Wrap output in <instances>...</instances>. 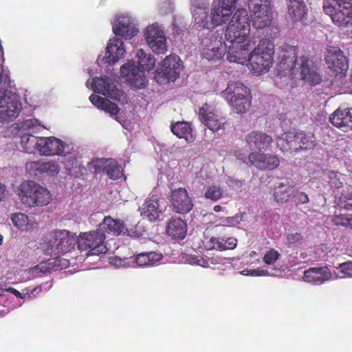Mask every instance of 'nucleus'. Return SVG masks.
<instances>
[{
  "label": "nucleus",
  "instance_id": "nucleus-1",
  "mask_svg": "<svg viewBox=\"0 0 352 352\" xmlns=\"http://www.w3.org/2000/svg\"><path fill=\"white\" fill-rule=\"evenodd\" d=\"M250 25L248 12L237 9L225 31V41L228 47L227 59L230 62L243 65L248 52L254 46V38L250 36Z\"/></svg>",
  "mask_w": 352,
  "mask_h": 352
},
{
  "label": "nucleus",
  "instance_id": "nucleus-2",
  "mask_svg": "<svg viewBox=\"0 0 352 352\" xmlns=\"http://www.w3.org/2000/svg\"><path fill=\"white\" fill-rule=\"evenodd\" d=\"M193 26L199 30H211L230 22L235 12L232 10L210 0H190Z\"/></svg>",
  "mask_w": 352,
  "mask_h": 352
},
{
  "label": "nucleus",
  "instance_id": "nucleus-3",
  "mask_svg": "<svg viewBox=\"0 0 352 352\" xmlns=\"http://www.w3.org/2000/svg\"><path fill=\"white\" fill-rule=\"evenodd\" d=\"M297 49L294 46H286L283 48L279 69L288 73L297 78L302 80L311 85L319 84L321 76L313 60L307 56L297 57Z\"/></svg>",
  "mask_w": 352,
  "mask_h": 352
},
{
  "label": "nucleus",
  "instance_id": "nucleus-4",
  "mask_svg": "<svg viewBox=\"0 0 352 352\" xmlns=\"http://www.w3.org/2000/svg\"><path fill=\"white\" fill-rule=\"evenodd\" d=\"M247 58L249 69L258 76L269 71L272 65L274 44L267 38L261 39L258 45L252 47Z\"/></svg>",
  "mask_w": 352,
  "mask_h": 352
},
{
  "label": "nucleus",
  "instance_id": "nucleus-5",
  "mask_svg": "<svg viewBox=\"0 0 352 352\" xmlns=\"http://www.w3.org/2000/svg\"><path fill=\"white\" fill-rule=\"evenodd\" d=\"M221 96L236 113H245L250 107V92L242 82L230 81L226 89L221 92Z\"/></svg>",
  "mask_w": 352,
  "mask_h": 352
},
{
  "label": "nucleus",
  "instance_id": "nucleus-6",
  "mask_svg": "<svg viewBox=\"0 0 352 352\" xmlns=\"http://www.w3.org/2000/svg\"><path fill=\"white\" fill-rule=\"evenodd\" d=\"M21 202L30 207L43 206L50 203L52 195L45 187L33 181H25L18 189Z\"/></svg>",
  "mask_w": 352,
  "mask_h": 352
},
{
  "label": "nucleus",
  "instance_id": "nucleus-7",
  "mask_svg": "<svg viewBox=\"0 0 352 352\" xmlns=\"http://www.w3.org/2000/svg\"><path fill=\"white\" fill-rule=\"evenodd\" d=\"M323 10L337 25L352 26V0H324Z\"/></svg>",
  "mask_w": 352,
  "mask_h": 352
},
{
  "label": "nucleus",
  "instance_id": "nucleus-8",
  "mask_svg": "<svg viewBox=\"0 0 352 352\" xmlns=\"http://www.w3.org/2000/svg\"><path fill=\"white\" fill-rule=\"evenodd\" d=\"M46 127L36 119H28L19 124L21 134V145L28 153H38L41 137L36 135Z\"/></svg>",
  "mask_w": 352,
  "mask_h": 352
},
{
  "label": "nucleus",
  "instance_id": "nucleus-9",
  "mask_svg": "<svg viewBox=\"0 0 352 352\" xmlns=\"http://www.w3.org/2000/svg\"><path fill=\"white\" fill-rule=\"evenodd\" d=\"M228 45L223 38V32L211 31L201 38V52L207 60H219L228 54Z\"/></svg>",
  "mask_w": 352,
  "mask_h": 352
},
{
  "label": "nucleus",
  "instance_id": "nucleus-10",
  "mask_svg": "<svg viewBox=\"0 0 352 352\" xmlns=\"http://www.w3.org/2000/svg\"><path fill=\"white\" fill-rule=\"evenodd\" d=\"M116 82V80L112 78L102 76L95 78L91 81L90 80H87L86 85L95 92L117 100L121 104L127 103L128 98L126 95L122 90L117 87Z\"/></svg>",
  "mask_w": 352,
  "mask_h": 352
},
{
  "label": "nucleus",
  "instance_id": "nucleus-11",
  "mask_svg": "<svg viewBox=\"0 0 352 352\" xmlns=\"http://www.w3.org/2000/svg\"><path fill=\"white\" fill-rule=\"evenodd\" d=\"M104 239V232L98 230L83 232L77 239L78 247L81 251H88V256L105 254L107 248Z\"/></svg>",
  "mask_w": 352,
  "mask_h": 352
},
{
  "label": "nucleus",
  "instance_id": "nucleus-12",
  "mask_svg": "<svg viewBox=\"0 0 352 352\" xmlns=\"http://www.w3.org/2000/svg\"><path fill=\"white\" fill-rule=\"evenodd\" d=\"M146 45L156 54H164L168 50L167 37L164 27L153 23L146 26L143 31Z\"/></svg>",
  "mask_w": 352,
  "mask_h": 352
},
{
  "label": "nucleus",
  "instance_id": "nucleus-13",
  "mask_svg": "<svg viewBox=\"0 0 352 352\" xmlns=\"http://www.w3.org/2000/svg\"><path fill=\"white\" fill-rule=\"evenodd\" d=\"M314 136L303 132L297 133L294 130L289 131L283 134L277 140V145L283 151L294 150L300 148H309L315 144Z\"/></svg>",
  "mask_w": 352,
  "mask_h": 352
},
{
  "label": "nucleus",
  "instance_id": "nucleus-14",
  "mask_svg": "<svg viewBox=\"0 0 352 352\" xmlns=\"http://www.w3.org/2000/svg\"><path fill=\"white\" fill-rule=\"evenodd\" d=\"M111 24L113 34L126 40H131L139 32L135 18L128 12L116 14Z\"/></svg>",
  "mask_w": 352,
  "mask_h": 352
},
{
  "label": "nucleus",
  "instance_id": "nucleus-15",
  "mask_svg": "<svg viewBox=\"0 0 352 352\" xmlns=\"http://www.w3.org/2000/svg\"><path fill=\"white\" fill-rule=\"evenodd\" d=\"M88 169L96 173L105 172L111 179H117L122 175L121 166L112 158H96L87 164Z\"/></svg>",
  "mask_w": 352,
  "mask_h": 352
},
{
  "label": "nucleus",
  "instance_id": "nucleus-16",
  "mask_svg": "<svg viewBox=\"0 0 352 352\" xmlns=\"http://www.w3.org/2000/svg\"><path fill=\"white\" fill-rule=\"evenodd\" d=\"M237 158L245 163L250 162L252 165L261 170H274L279 165L278 158L270 153H260L252 152L248 156V158H244L237 155Z\"/></svg>",
  "mask_w": 352,
  "mask_h": 352
},
{
  "label": "nucleus",
  "instance_id": "nucleus-17",
  "mask_svg": "<svg viewBox=\"0 0 352 352\" xmlns=\"http://www.w3.org/2000/svg\"><path fill=\"white\" fill-rule=\"evenodd\" d=\"M199 115L201 122L210 131L217 132L224 128L225 120L212 106L205 104L199 109Z\"/></svg>",
  "mask_w": 352,
  "mask_h": 352
},
{
  "label": "nucleus",
  "instance_id": "nucleus-18",
  "mask_svg": "<svg viewBox=\"0 0 352 352\" xmlns=\"http://www.w3.org/2000/svg\"><path fill=\"white\" fill-rule=\"evenodd\" d=\"M120 75L122 78L135 87L142 89L146 84L144 72L135 65L133 61H128L120 67Z\"/></svg>",
  "mask_w": 352,
  "mask_h": 352
},
{
  "label": "nucleus",
  "instance_id": "nucleus-19",
  "mask_svg": "<svg viewBox=\"0 0 352 352\" xmlns=\"http://www.w3.org/2000/svg\"><path fill=\"white\" fill-rule=\"evenodd\" d=\"M38 146V153L47 157L60 156L68 148L67 144L54 136L41 137Z\"/></svg>",
  "mask_w": 352,
  "mask_h": 352
},
{
  "label": "nucleus",
  "instance_id": "nucleus-20",
  "mask_svg": "<svg viewBox=\"0 0 352 352\" xmlns=\"http://www.w3.org/2000/svg\"><path fill=\"white\" fill-rule=\"evenodd\" d=\"M180 58L176 54H170L162 61L157 76H164L168 81H175L182 69Z\"/></svg>",
  "mask_w": 352,
  "mask_h": 352
},
{
  "label": "nucleus",
  "instance_id": "nucleus-21",
  "mask_svg": "<svg viewBox=\"0 0 352 352\" xmlns=\"http://www.w3.org/2000/svg\"><path fill=\"white\" fill-rule=\"evenodd\" d=\"M325 59L329 69L335 76H343L349 69V60L340 50H329Z\"/></svg>",
  "mask_w": 352,
  "mask_h": 352
},
{
  "label": "nucleus",
  "instance_id": "nucleus-22",
  "mask_svg": "<svg viewBox=\"0 0 352 352\" xmlns=\"http://www.w3.org/2000/svg\"><path fill=\"white\" fill-rule=\"evenodd\" d=\"M126 52L123 41L117 37L109 39L106 47V53L102 58H98V61H102L108 65H114L123 57Z\"/></svg>",
  "mask_w": 352,
  "mask_h": 352
},
{
  "label": "nucleus",
  "instance_id": "nucleus-23",
  "mask_svg": "<svg viewBox=\"0 0 352 352\" xmlns=\"http://www.w3.org/2000/svg\"><path fill=\"white\" fill-rule=\"evenodd\" d=\"M166 206L163 200L157 197H152L146 199L140 208V214L143 218L148 219L150 221L160 219L164 212Z\"/></svg>",
  "mask_w": 352,
  "mask_h": 352
},
{
  "label": "nucleus",
  "instance_id": "nucleus-24",
  "mask_svg": "<svg viewBox=\"0 0 352 352\" xmlns=\"http://www.w3.org/2000/svg\"><path fill=\"white\" fill-rule=\"evenodd\" d=\"M170 197V201L175 212L186 214L192 210V202L185 188H179L172 190Z\"/></svg>",
  "mask_w": 352,
  "mask_h": 352
},
{
  "label": "nucleus",
  "instance_id": "nucleus-25",
  "mask_svg": "<svg viewBox=\"0 0 352 352\" xmlns=\"http://www.w3.org/2000/svg\"><path fill=\"white\" fill-rule=\"evenodd\" d=\"M56 249L58 252L65 254L74 249L77 243L75 234L67 230H58L55 232Z\"/></svg>",
  "mask_w": 352,
  "mask_h": 352
},
{
  "label": "nucleus",
  "instance_id": "nucleus-26",
  "mask_svg": "<svg viewBox=\"0 0 352 352\" xmlns=\"http://www.w3.org/2000/svg\"><path fill=\"white\" fill-rule=\"evenodd\" d=\"M100 231H105L107 233L113 235H120L121 234L130 236H135L136 232L124 229V226L120 220L114 219L111 217H106L103 221L99 225Z\"/></svg>",
  "mask_w": 352,
  "mask_h": 352
},
{
  "label": "nucleus",
  "instance_id": "nucleus-27",
  "mask_svg": "<svg viewBox=\"0 0 352 352\" xmlns=\"http://www.w3.org/2000/svg\"><path fill=\"white\" fill-rule=\"evenodd\" d=\"M247 144L252 151L266 150L272 142V138L264 133L252 131L246 137Z\"/></svg>",
  "mask_w": 352,
  "mask_h": 352
},
{
  "label": "nucleus",
  "instance_id": "nucleus-28",
  "mask_svg": "<svg viewBox=\"0 0 352 352\" xmlns=\"http://www.w3.org/2000/svg\"><path fill=\"white\" fill-rule=\"evenodd\" d=\"M331 122L338 128L352 129V108L339 107L330 117Z\"/></svg>",
  "mask_w": 352,
  "mask_h": 352
},
{
  "label": "nucleus",
  "instance_id": "nucleus-29",
  "mask_svg": "<svg viewBox=\"0 0 352 352\" xmlns=\"http://www.w3.org/2000/svg\"><path fill=\"white\" fill-rule=\"evenodd\" d=\"M331 278V272L328 267H313L306 270L303 280L307 283L320 285Z\"/></svg>",
  "mask_w": 352,
  "mask_h": 352
},
{
  "label": "nucleus",
  "instance_id": "nucleus-30",
  "mask_svg": "<svg viewBox=\"0 0 352 352\" xmlns=\"http://www.w3.org/2000/svg\"><path fill=\"white\" fill-rule=\"evenodd\" d=\"M89 100L96 107L105 111L115 120L120 122L117 117V114L120 110L117 104L105 98L96 94H91L89 96Z\"/></svg>",
  "mask_w": 352,
  "mask_h": 352
},
{
  "label": "nucleus",
  "instance_id": "nucleus-31",
  "mask_svg": "<svg viewBox=\"0 0 352 352\" xmlns=\"http://www.w3.org/2000/svg\"><path fill=\"white\" fill-rule=\"evenodd\" d=\"M69 265V261L65 258H57L50 260L48 262H42L30 270L32 274L47 273L51 271L60 270Z\"/></svg>",
  "mask_w": 352,
  "mask_h": 352
},
{
  "label": "nucleus",
  "instance_id": "nucleus-32",
  "mask_svg": "<svg viewBox=\"0 0 352 352\" xmlns=\"http://www.w3.org/2000/svg\"><path fill=\"white\" fill-rule=\"evenodd\" d=\"M166 233L174 239H183L187 232V225L180 218H171L167 223Z\"/></svg>",
  "mask_w": 352,
  "mask_h": 352
},
{
  "label": "nucleus",
  "instance_id": "nucleus-33",
  "mask_svg": "<svg viewBox=\"0 0 352 352\" xmlns=\"http://www.w3.org/2000/svg\"><path fill=\"white\" fill-rule=\"evenodd\" d=\"M287 9L289 16L294 21L304 22L307 8L303 0H287Z\"/></svg>",
  "mask_w": 352,
  "mask_h": 352
},
{
  "label": "nucleus",
  "instance_id": "nucleus-34",
  "mask_svg": "<svg viewBox=\"0 0 352 352\" xmlns=\"http://www.w3.org/2000/svg\"><path fill=\"white\" fill-rule=\"evenodd\" d=\"M171 131L179 138H184L187 142H191L195 139L191 126L186 122H178L171 125Z\"/></svg>",
  "mask_w": 352,
  "mask_h": 352
},
{
  "label": "nucleus",
  "instance_id": "nucleus-35",
  "mask_svg": "<svg viewBox=\"0 0 352 352\" xmlns=\"http://www.w3.org/2000/svg\"><path fill=\"white\" fill-rule=\"evenodd\" d=\"M253 25L256 29H263L270 26L272 20V10L258 11L250 14Z\"/></svg>",
  "mask_w": 352,
  "mask_h": 352
},
{
  "label": "nucleus",
  "instance_id": "nucleus-36",
  "mask_svg": "<svg viewBox=\"0 0 352 352\" xmlns=\"http://www.w3.org/2000/svg\"><path fill=\"white\" fill-rule=\"evenodd\" d=\"M11 219L14 226L22 231L30 232L37 228V223L34 220L22 213L13 214Z\"/></svg>",
  "mask_w": 352,
  "mask_h": 352
},
{
  "label": "nucleus",
  "instance_id": "nucleus-37",
  "mask_svg": "<svg viewBox=\"0 0 352 352\" xmlns=\"http://www.w3.org/2000/svg\"><path fill=\"white\" fill-rule=\"evenodd\" d=\"M135 57L143 72L154 69L156 60L152 54H146L142 49H139L136 52Z\"/></svg>",
  "mask_w": 352,
  "mask_h": 352
},
{
  "label": "nucleus",
  "instance_id": "nucleus-38",
  "mask_svg": "<svg viewBox=\"0 0 352 352\" xmlns=\"http://www.w3.org/2000/svg\"><path fill=\"white\" fill-rule=\"evenodd\" d=\"M162 255L155 252H143L138 254L135 258V262L138 266L144 267L153 265L155 263L160 261Z\"/></svg>",
  "mask_w": 352,
  "mask_h": 352
},
{
  "label": "nucleus",
  "instance_id": "nucleus-39",
  "mask_svg": "<svg viewBox=\"0 0 352 352\" xmlns=\"http://www.w3.org/2000/svg\"><path fill=\"white\" fill-rule=\"evenodd\" d=\"M61 160L60 164L63 163L66 170L70 172L73 168L77 167L78 160L74 148L68 144V148L60 155Z\"/></svg>",
  "mask_w": 352,
  "mask_h": 352
},
{
  "label": "nucleus",
  "instance_id": "nucleus-40",
  "mask_svg": "<svg viewBox=\"0 0 352 352\" xmlns=\"http://www.w3.org/2000/svg\"><path fill=\"white\" fill-rule=\"evenodd\" d=\"M226 194V188L216 184L208 186L204 189L205 198L213 201L223 198Z\"/></svg>",
  "mask_w": 352,
  "mask_h": 352
},
{
  "label": "nucleus",
  "instance_id": "nucleus-41",
  "mask_svg": "<svg viewBox=\"0 0 352 352\" xmlns=\"http://www.w3.org/2000/svg\"><path fill=\"white\" fill-rule=\"evenodd\" d=\"M43 173L47 174L48 176L55 177L60 171V159L58 160H43Z\"/></svg>",
  "mask_w": 352,
  "mask_h": 352
},
{
  "label": "nucleus",
  "instance_id": "nucleus-42",
  "mask_svg": "<svg viewBox=\"0 0 352 352\" xmlns=\"http://www.w3.org/2000/svg\"><path fill=\"white\" fill-rule=\"evenodd\" d=\"M292 192V188L288 184L280 183L274 190V198L278 202L287 201Z\"/></svg>",
  "mask_w": 352,
  "mask_h": 352
},
{
  "label": "nucleus",
  "instance_id": "nucleus-43",
  "mask_svg": "<svg viewBox=\"0 0 352 352\" xmlns=\"http://www.w3.org/2000/svg\"><path fill=\"white\" fill-rule=\"evenodd\" d=\"M333 221L337 226L348 227L352 229V213H347L345 211L336 212Z\"/></svg>",
  "mask_w": 352,
  "mask_h": 352
},
{
  "label": "nucleus",
  "instance_id": "nucleus-44",
  "mask_svg": "<svg viewBox=\"0 0 352 352\" xmlns=\"http://www.w3.org/2000/svg\"><path fill=\"white\" fill-rule=\"evenodd\" d=\"M247 5L250 14L271 9L269 0H248Z\"/></svg>",
  "mask_w": 352,
  "mask_h": 352
},
{
  "label": "nucleus",
  "instance_id": "nucleus-45",
  "mask_svg": "<svg viewBox=\"0 0 352 352\" xmlns=\"http://www.w3.org/2000/svg\"><path fill=\"white\" fill-rule=\"evenodd\" d=\"M43 160L32 161L25 164L26 170L32 175L43 173Z\"/></svg>",
  "mask_w": 352,
  "mask_h": 352
},
{
  "label": "nucleus",
  "instance_id": "nucleus-46",
  "mask_svg": "<svg viewBox=\"0 0 352 352\" xmlns=\"http://www.w3.org/2000/svg\"><path fill=\"white\" fill-rule=\"evenodd\" d=\"M206 247L208 250H223V238L211 237L206 242Z\"/></svg>",
  "mask_w": 352,
  "mask_h": 352
},
{
  "label": "nucleus",
  "instance_id": "nucleus-47",
  "mask_svg": "<svg viewBox=\"0 0 352 352\" xmlns=\"http://www.w3.org/2000/svg\"><path fill=\"white\" fill-rule=\"evenodd\" d=\"M242 220L240 216H234L224 217L220 219V222L217 226H235L238 225Z\"/></svg>",
  "mask_w": 352,
  "mask_h": 352
},
{
  "label": "nucleus",
  "instance_id": "nucleus-48",
  "mask_svg": "<svg viewBox=\"0 0 352 352\" xmlns=\"http://www.w3.org/2000/svg\"><path fill=\"white\" fill-rule=\"evenodd\" d=\"M338 270H340V273L343 274L342 276L340 278H352V262L347 261L343 263H341L336 267Z\"/></svg>",
  "mask_w": 352,
  "mask_h": 352
},
{
  "label": "nucleus",
  "instance_id": "nucleus-49",
  "mask_svg": "<svg viewBox=\"0 0 352 352\" xmlns=\"http://www.w3.org/2000/svg\"><path fill=\"white\" fill-rule=\"evenodd\" d=\"M279 257L280 254L274 249H271L265 253L263 261L267 265H273Z\"/></svg>",
  "mask_w": 352,
  "mask_h": 352
},
{
  "label": "nucleus",
  "instance_id": "nucleus-50",
  "mask_svg": "<svg viewBox=\"0 0 352 352\" xmlns=\"http://www.w3.org/2000/svg\"><path fill=\"white\" fill-rule=\"evenodd\" d=\"M188 261L192 265H197L204 267L208 266V262L200 256H190Z\"/></svg>",
  "mask_w": 352,
  "mask_h": 352
},
{
  "label": "nucleus",
  "instance_id": "nucleus-51",
  "mask_svg": "<svg viewBox=\"0 0 352 352\" xmlns=\"http://www.w3.org/2000/svg\"><path fill=\"white\" fill-rule=\"evenodd\" d=\"M213 1L221 6H223L225 7H227V8L232 10L233 11H236L235 9L236 7V4L239 1V0H213Z\"/></svg>",
  "mask_w": 352,
  "mask_h": 352
},
{
  "label": "nucleus",
  "instance_id": "nucleus-52",
  "mask_svg": "<svg viewBox=\"0 0 352 352\" xmlns=\"http://www.w3.org/2000/svg\"><path fill=\"white\" fill-rule=\"evenodd\" d=\"M287 240L289 243H296L300 241L302 236L300 233L296 232H292L287 234Z\"/></svg>",
  "mask_w": 352,
  "mask_h": 352
},
{
  "label": "nucleus",
  "instance_id": "nucleus-53",
  "mask_svg": "<svg viewBox=\"0 0 352 352\" xmlns=\"http://www.w3.org/2000/svg\"><path fill=\"white\" fill-rule=\"evenodd\" d=\"M236 239L235 238H228L227 239H225L223 238V250H232L236 248Z\"/></svg>",
  "mask_w": 352,
  "mask_h": 352
},
{
  "label": "nucleus",
  "instance_id": "nucleus-54",
  "mask_svg": "<svg viewBox=\"0 0 352 352\" xmlns=\"http://www.w3.org/2000/svg\"><path fill=\"white\" fill-rule=\"evenodd\" d=\"M110 264L114 265L116 267H125L126 265V259H122L119 257L115 256L110 258L109 261Z\"/></svg>",
  "mask_w": 352,
  "mask_h": 352
},
{
  "label": "nucleus",
  "instance_id": "nucleus-55",
  "mask_svg": "<svg viewBox=\"0 0 352 352\" xmlns=\"http://www.w3.org/2000/svg\"><path fill=\"white\" fill-rule=\"evenodd\" d=\"M270 274L267 271L260 268L256 270H250L249 276H270Z\"/></svg>",
  "mask_w": 352,
  "mask_h": 352
},
{
  "label": "nucleus",
  "instance_id": "nucleus-56",
  "mask_svg": "<svg viewBox=\"0 0 352 352\" xmlns=\"http://www.w3.org/2000/svg\"><path fill=\"white\" fill-rule=\"evenodd\" d=\"M297 200L300 204H306L309 202V197L307 194L300 192L297 195Z\"/></svg>",
  "mask_w": 352,
  "mask_h": 352
},
{
  "label": "nucleus",
  "instance_id": "nucleus-57",
  "mask_svg": "<svg viewBox=\"0 0 352 352\" xmlns=\"http://www.w3.org/2000/svg\"><path fill=\"white\" fill-rule=\"evenodd\" d=\"M6 291L14 294L17 298H22V299L25 298V294H22L21 292H19L18 290L15 289L13 287H8V288L6 289Z\"/></svg>",
  "mask_w": 352,
  "mask_h": 352
},
{
  "label": "nucleus",
  "instance_id": "nucleus-58",
  "mask_svg": "<svg viewBox=\"0 0 352 352\" xmlns=\"http://www.w3.org/2000/svg\"><path fill=\"white\" fill-rule=\"evenodd\" d=\"M41 292V287L38 286L35 288H34L30 293L27 292L25 295V296H28L29 298H31L32 297H35L37 294Z\"/></svg>",
  "mask_w": 352,
  "mask_h": 352
},
{
  "label": "nucleus",
  "instance_id": "nucleus-59",
  "mask_svg": "<svg viewBox=\"0 0 352 352\" xmlns=\"http://www.w3.org/2000/svg\"><path fill=\"white\" fill-rule=\"evenodd\" d=\"M346 210H352V199H349L344 206Z\"/></svg>",
  "mask_w": 352,
  "mask_h": 352
},
{
  "label": "nucleus",
  "instance_id": "nucleus-60",
  "mask_svg": "<svg viewBox=\"0 0 352 352\" xmlns=\"http://www.w3.org/2000/svg\"><path fill=\"white\" fill-rule=\"evenodd\" d=\"M5 191V186L0 184V200L2 199L3 195Z\"/></svg>",
  "mask_w": 352,
  "mask_h": 352
},
{
  "label": "nucleus",
  "instance_id": "nucleus-61",
  "mask_svg": "<svg viewBox=\"0 0 352 352\" xmlns=\"http://www.w3.org/2000/svg\"><path fill=\"white\" fill-rule=\"evenodd\" d=\"M250 272V270L245 269V270H243V271H241L240 272V274L243 276H249Z\"/></svg>",
  "mask_w": 352,
  "mask_h": 352
},
{
  "label": "nucleus",
  "instance_id": "nucleus-62",
  "mask_svg": "<svg viewBox=\"0 0 352 352\" xmlns=\"http://www.w3.org/2000/svg\"><path fill=\"white\" fill-rule=\"evenodd\" d=\"M213 210L216 212H219L221 210V207L219 205H216L214 206Z\"/></svg>",
  "mask_w": 352,
  "mask_h": 352
},
{
  "label": "nucleus",
  "instance_id": "nucleus-63",
  "mask_svg": "<svg viewBox=\"0 0 352 352\" xmlns=\"http://www.w3.org/2000/svg\"><path fill=\"white\" fill-rule=\"evenodd\" d=\"M167 5H168V8H166V10H162V14H166L167 12V10H170V3L169 2H167L166 3Z\"/></svg>",
  "mask_w": 352,
  "mask_h": 352
},
{
  "label": "nucleus",
  "instance_id": "nucleus-64",
  "mask_svg": "<svg viewBox=\"0 0 352 352\" xmlns=\"http://www.w3.org/2000/svg\"><path fill=\"white\" fill-rule=\"evenodd\" d=\"M256 252H254V251H252V252L250 253V256H254V255H256Z\"/></svg>",
  "mask_w": 352,
  "mask_h": 352
}]
</instances>
